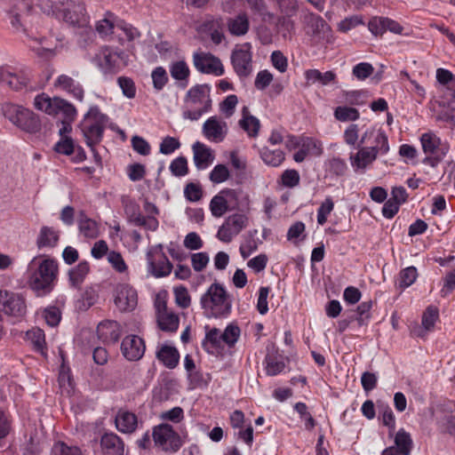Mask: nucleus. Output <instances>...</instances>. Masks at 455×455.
I'll list each match as a JSON object with an SVG mask.
<instances>
[{
  "label": "nucleus",
  "mask_w": 455,
  "mask_h": 455,
  "mask_svg": "<svg viewBox=\"0 0 455 455\" xmlns=\"http://www.w3.org/2000/svg\"><path fill=\"white\" fill-rule=\"evenodd\" d=\"M228 32L232 36H242L247 34L250 28L248 15L244 12L239 13L227 20Z\"/></svg>",
  "instance_id": "39"
},
{
  "label": "nucleus",
  "mask_w": 455,
  "mask_h": 455,
  "mask_svg": "<svg viewBox=\"0 0 455 455\" xmlns=\"http://www.w3.org/2000/svg\"><path fill=\"white\" fill-rule=\"evenodd\" d=\"M325 172L330 176H343L347 171V165L344 159L333 156L324 163Z\"/></svg>",
  "instance_id": "45"
},
{
  "label": "nucleus",
  "mask_w": 455,
  "mask_h": 455,
  "mask_svg": "<svg viewBox=\"0 0 455 455\" xmlns=\"http://www.w3.org/2000/svg\"><path fill=\"white\" fill-rule=\"evenodd\" d=\"M54 86L60 90L70 94L78 101H83L84 98V90L83 85L67 75H60L54 82Z\"/></svg>",
  "instance_id": "26"
},
{
  "label": "nucleus",
  "mask_w": 455,
  "mask_h": 455,
  "mask_svg": "<svg viewBox=\"0 0 455 455\" xmlns=\"http://www.w3.org/2000/svg\"><path fill=\"white\" fill-rule=\"evenodd\" d=\"M170 172L175 177H184L188 172V160L185 156L174 158L169 166Z\"/></svg>",
  "instance_id": "58"
},
{
  "label": "nucleus",
  "mask_w": 455,
  "mask_h": 455,
  "mask_svg": "<svg viewBox=\"0 0 455 455\" xmlns=\"http://www.w3.org/2000/svg\"><path fill=\"white\" fill-rule=\"evenodd\" d=\"M204 32L208 33L215 44H220L225 38L224 21L221 17H212L203 24Z\"/></svg>",
  "instance_id": "37"
},
{
  "label": "nucleus",
  "mask_w": 455,
  "mask_h": 455,
  "mask_svg": "<svg viewBox=\"0 0 455 455\" xmlns=\"http://www.w3.org/2000/svg\"><path fill=\"white\" fill-rule=\"evenodd\" d=\"M230 177V172L225 164H217L209 174L210 180L214 184L227 181Z\"/></svg>",
  "instance_id": "59"
},
{
  "label": "nucleus",
  "mask_w": 455,
  "mask_h": 455,
  "mask_svg": "<svg viewBox=\"0 0 455 455\" xmlns=\"http://www.w3.org/2000/svg\"><path fill=\"white\" fill-rule=\"evenodd\" d=\"M259 239L255 238L254 235H250L245 238L244 242L242 243L239 248L240 254L243 259H247L250 257L254 251L258 250L259 247Z\"/></svg>",
  "instance_id": "62"
},
{
  "label": "nucleus",
  "mask_w": 455,
  "mask_h": 455,
  "mask_svg": "<svg viewBox=\"0 0 455 455\" xmlns=\"http://www.w3.org/2000/svg\"><path fill=\"white\" fill-rule=\"evenodd\" d=\"M418 277V270L415 267H408L399 273L398 286L406 289L415 283Z\"/></svg>",
  "instance_id": "52"
},
{
  "label": "nucleus",
  "mask_w": 455,
  "mask_h": 455,
  "mask_svg": "<svg viewBox=\"0 0 455 455\" xmlns=\"http://www.w3.org/2000/svg\"><path fill=\"white\" fill-rule=\"evenodd\" d=\"M420 142L424 153L438 161H441L449 151L448 145L443 144L440 138L433 132L423 133Z\"/></svg>",
  "instance_id": "20"
},
{
  "label": "nucleus",
  "mask_w": 455,
  "mask_h": 455,
  "mask_svg": "<svg viewBox=\"0 0 455 455\" xmlns=\"http://www.w3.org/2000/svg\"><path fill=\"white\" fill-rule=\"evenodd\" d=\"M334 203L331 196H327L317 209V223L321 226L327 221L328 216L333 211Z\"/></svg>",
  "instance_id": "60"
},
{
  "label": "nucleus",
  "mask_w": 455,
  "mask_h": 455,
  "mask_svg": "<svg viewBox=\"0 0 455 455\" xmlns=\"http://www.w3.org/2000/svg\"><path fill=\"white\" fill-rule=\"evenodd\" d=\"M242 130H243L249 138H257L260 129L259 120L250 113L247 107L242 108V117L238 122Z\"/></svg>",
  "instance_id": "35"
},
{
  "label": "nucleus",
  "mask_w": 455,
  "mask_h": 455,
  "mask_svg": "<svg viewBox=\"0 0 455 455\" xmlns=\"http://www.w3.org/2000/svg\"><path fill=\"white\" fill-rule=\"evenodd\" d=\"M60 230L48 226H43L36 236V244L38 249H52L58 245Z\"/></svg>",
  "instance_id": "29"
},
{
  "label": "nucleus",
  "mask_w": 455,
  "mask_h": 455,
  "mask_svg": "<svg viewBox=\"0 0 455 455\" xmlns=\"http://www.w3.org/2000/svg\"><path fill=\"white\" fill-rule=\"evenodd\" d=\"M124 65V52H117L106 47L101 50L100 56V67L106 74H114L118 72Z\"/></svg>",
  "instance_id": "21"
},
{
  "label": "nucleus",
  "mask_w": 455,
  "mask_h": 455,
  "mask_svg": "<svg viewBox=\"0 0 455 455\" xmlns=\"http://www.w3.org/2000/svg\"><path fill=\"white\" fill-rule=\"evenodd\" d=\"M181 144L179 139L172 136H165L160 145L159 152L163 155H172L180 148Z\"/></svg>",
  "instance_id": "61"
},
{
  "label": "nucleus",
  "mask_w": 455,
  "mask_h": 455,
  "mask_svg": "<svg viewBox=\"0 0 455 455\" xmlns=\"http://www.w3.org/2000/svg\"><path fill=\"white\" fill-rule=\"evenodd\" d=\"M306 226L302 221L294 222L287 231V240L294 244H298L299 241L304 240L306 235Z\"/></svg>",
  "instance_id": "56"
},
{
  "label": "nucleus",
  "mask_w": 455,
  "mask_h": 455,
  "mask_svg": "<svg viewBox=\"0 0 455 455\" xmlns=\"http://www.w3.org/2000/svg\"><path fill=\"white\" fill-rule=\"evenodd\" d=\"M231 63L239 77H247L252 71V46L251 43L237 44L232 51Z\"/></svg>",
  "instance_id": "13"
},
{
  "label": "nucleus",
  "mask_w": 455,
  "mask_h": 455,
  "mask_svg": "<svg viewBox=\"0 0 455 455\" xmlns=\"http://www.w3.org/2000/svg\"><path fill=\"white\" fill-rule=\"evenodd\" d=\"M152 437L155 445L166 452H176L182 446V442L172 427L167 423H162L153 428Z\"/></svg>",
  "instance_id": "10"
},
{
  "label": "nucleus",
  "mask_w": 455,
  "mask_h": 455,
  "mask_svg": "<svg viewBox=\"0 0 455 455\" xmlns=\"http://www.w3.org/2000/svg\"><path fill=\"white\" fill-rule=\"evenodd\" d=\"M259 156L265 164L272 167L280 166L285 159L283 151L280 149H270L267 147H263L259 150Z\"/></svg>",
  "instance_id": "41"
},
{
  "label": "nucleus",
  "mask_w": 455,
  "mask_h": 455,
  "mask_svg": "<svg viewBox=\"0 0 455 455\" xmlns=\"http://www.w3.org/2000/svg\"><path fill=\"white\" fill-rule=\"evenodd\" d=\"M60 4H62V2L58 0H38L36 5L44 13L60 19L61 10Z\"/></svg>",
  "instance_id": "55"
},
{
  "label": "nucleus",
  "mask_w": 455,
  "mask_h": 455,
  "mask_svg": "<svg viewBox=\"0 0 455 455\" xmlns=\"http://www.w3.org/2000/svg\"><path fill=\"white\" fill-rule=\"evenodd\" d=\"M248 223L249 218L246 214H231L225 219L222 225L219 228L216 237L220 242L228 243L248 226Z\"/></svg>",
  "instance_id": "12"
},
{
  "label": "nucleus",
  "mask_w": 455,
  "mask_h": 455,
  "mask_svg": "<svg viewBox=\"0 0 455 455\" xmlns=\"http://www.w3.org/2000/svg\"><path fill=\"white\" fill-rule=\"evenodd\" d=\"M0 312L11 316H22L26 312L25 301L19 294L0 289Z\"/></svg>",
  "instance_id": "17"
},
{
  "label": "nucleus",
  "mask_w": 455,
  "mask_h": 455,
  "mask_svg": "<svg viewBox=\"0 0 455 455\" xmlns=\"http://www.w3.org/2000/svg\"><path fill=\"white\" fill-rule=\"evenodd\" d=\"M157 360L168 369H174L180 362L178 349L170 343H159L156 349Z\"/></svg>",
  "instance_id": "25"
},
{
  "label": "nucleus",
  "mask_w": 455,
  "mask_h": 455,
  "mask_svg": "<svg viewBox=\"0 0 455 455\" xmlns=\"http://www.w3.org/2000/svg\"><path fill=\"white\" fill-rule=\"evenodd\" d=\"M209 207L212 215L215 218H220L228 212L226 201L220 191L212 198Z\"/></svg>",
  "instance_id": "54"
},
{
  "label": "nucleus",
  "mask_w": 455,
  "mask_h": 455,
  "mask_svg": "<svg viewBox=\"0 0 455 455\" xmlns=\"http://www.w3.org/2000/svg\"><path fill=\"white\" fill-rule=\"evenodd\" d=\"M156 307L160 329L164 331L176 332L180 324L179 315L168 309L165 302H158Z\"/></svg>",
  "instance_id": "23"
},
{
  "label": "nucleus",
  "mask_w": 455,
  "mask_h": 455,
  "mask_svg": "<svg viewBox=\"0 0 455 455\" xmlns=\"http://www.w3.org/2000/svg\"><path fill=\"white\" fill-rule=\"evenodd\" d=\"M193 160L199 170L207 169L214 161V151L203 142L196 141L192 145Z\"/></svg>",
  "instance_id": "24"
},
{
  "label": "nucleus",
  "mask_w": 455,
  "mask_h": 455,
  "mask_svg": "<svg viewBox=\"0 0 455 455\" xmlns=\"http://www.w3.org/2000/svg\"><path fill=\"white\" fill-rule=\"evenodd\" d=\"M108 262L111 267L118 274L129 276V267L122 254L116 251H110L108 253Z\"/></svg>",
  "instance_id": "48"
},
{
  "label": "nucleus",
  "mask_w": 455,
  "mask_h": 455,
  "mask_svg": "<svg viewBox=\"0 0 455 455\" xmlns=\"http://www.w3.org/2000/svg\"><path fill=\"white\" fill-rule=\"evenodd\" d=\"M369 137L374 139L379 147H361L356 153L350 155V164L355 172L364 173L378 156H386L389 152L388 138L384 130L370 126L363 133L362 141H367Z\"/></svg>",
  "instance_id": "1"
},
{
  "label": "nucleus",
  "mask_w": 455,
  "mask_h": 455,
  "mask_svg": "<svg viewBox=\"0 0 455 455\" xmlns=\"http://www.w3.org/2000/svg\"><path fill=\"white\" fill-rule=\"evenodd\" d=\"M173 294L176 304L181 308H187L191 304V297L188 293V289L183 286H176L173 288Z\"/></svg>",
  "instance_id": "63"
},
{
  "label": "nucleus",
  "mask_w": 455,
  "mask_h": 455,
  "mask_svg": "<svg viewBox=\"0 0 455 455\" xmlns=\"http://www.w3.org/2000/svg\"><path fill=\"white\" fill-rule=\"evenodd\" d=\"M263 364L267 376H276L282 373L286 366L284 357L277 352L268 353L264 359Z\"/></svg>",
  "instance_id": "38"
},
{
  "label": "nucleus",
  "mask_w": 455,
  "mask_h": 455,
  "mask_svg": "<svg viewBox=\"0 0 455 455\" xmlns=\"http://www.w3.org/2000/svg\"><path fill=\"white\" fill-rule=\"evenodd\" d=\"M238 105V97L235 94L228 95L219 104V112L225 118H230L235 111Z\"/></svg>",
  "instance_id": "51"
},
{
  "label": "nucleus",
  "mask_w": 455,
  "mask_h": 455,
  "mask_svg": "<svg viewBox=\"0 0 455 455\" xmlns=\"http://www.w3.org/2000/svg\"><path fill=\"white\" fill-rule=\"evenodd\" d=\"M118 20L114 13L108 12L102 20L97 21L96 31L101 37L111 36L116 32V23Z\"/></svg>",
  "instance_id": "40"
},
{
  "label": "nucleus",
  "mask_w": 455,
  "mask_h": 455,
  "mask_svg": "<svg viewBox=\"0 0 455 455\" xmlns=\"http://www.w3.org/2000/svg\"><path fill=\"white\" fill-rule=\"evenodd\" d=\"M41 316L47 325L56 327L60 323L62 314L58 307L51 305L41 310Z\"/></svg>",
  "instance_id": "50"
},
{
  "label": "nucleus",
  "mask_w": 455,
  "mask_h": 455,
  "mask_svg": "<svg viewBox=\"0 0 455 455\" xmlns=\"http://www.w3.org/2000/svg\"><path fill=\"white\" fill-rule=\"evenodd\" d=\"M395 448L399 450L402 455H409L411 451L413 442L410 433L400 428L395 436Z\"/></svg>",
  "instance_id": "44"
},
{
  "label": "nucleus",
  "mask_w": 455,
  "mask_h": 455,
  "mask_svg": "<svg viewBox=\"0 0 455 455\" xmlns=\"http://www.w3.org/2000/svg\"><path fill=\"white\" fill-rule=\"evenodd\" d=\"M308 33L316 42L323 40L331 32V28L326 21L319 15L310 14L307 17Z\"/></svg>",
  "instance_id": "32"
},
{
  "label": "nucleus",
  "mask_w": 455,
  "mask_h": 455,
  "mask_svg": "<svg viewBox=\"0 0 455 455\" xmlns=\"http://www.w3.org/2000/svg\"><path fill=\"white\" fill-rule=\"evenodd\" d=\"M121 325L114 320L100 322L97 326L99 339L104 343H115L121 335Z\"/></svg>",
  "instance_id": "27"
},
{
  "label": "nucleus",
  "mask_w": 455,
  "mask_h": 455,
  "mask_svg": "<svg viewBox=\"0 0 455 455\" xmlns=\"http://www.w3.org/2000/svg\"><path fill=\"white\" fill-rule=\"evenodd\" d=\"M144 340L137 335L126 336L121 343L123 355L129 361L140 360L145 353Z\"/></svg>",
  "instance_id": "22"
},
{
  "label": "nucleus",
  "mask_w": 455,
  "mask_h": 455,
  "mask_svg": "<svg viewBox=\"0 0 455 455\" xmlns=\"http://www.w3.org/2000/svg\"><path fill=\"white\" fill-rule=\"evenodd\" d=\"M34 106L36 109L50 116H55L61 113L67 118L75 119L77 115L75 106L71 103L58 97L51 98L45 93H41L36 96L34 100Z\"/></svg>",
  "instance_id": "8"
},
{
  "label": "nucleus",
  "mask_w": 455,
  "mask_h": 455,
  "mask_svg": "<svg viewBox=\"0 0 455 455\" xmlns=\"http://www.w3.org/2000/svg\"><path fill=\"white\" fill-rule=\"evenodd\" d=\"M200 304L208 318L227 317L232 307V301L225 288L217 283L210 285L202 295Z\"/></svg>",
  "instance_id": "5"
},
{
  "label": "nucleus",
  "mask_w": 455,
  "mask_h": 455,
  "mask_svg": "<svg viewBox=\"0 0 455 455\" xmlns=\"http://www.w3.org/2000/svg\"><path fill=\"white\" fill-rule=\"evenodd\" d=\"M148 271L156 278L168 276L173 268L162 244L152 246L147 252Z\"/></svg>",
  "instance_id": "11"
},
{
  "label": "nucleus",
  "mask_w": 455,
  "mask_h": 455,
  "mask_svg": "<svg viewBox=\"0 0 455 455\" xmlns=\"http://www.w3.org/2000/svg\"><path fill=\"white\" fill-rule=\"evenodd\" d=\"M53 455H82L81 449L77 446H69L63 442H57L52 447Z\"/></svg>",
  "instance_id": "64"
},
{
  "label": "nucleus",
  "mask_w": 455,
  "mask_h": 455,
  "mask_svg": "<svg viewBox=\"0 0 455 455\" xmlns=\"http://www.w3.org/2000/svg\"><path fill=\"white\" fill-rule=\"evenodd\" d=\"M77 225L80 234L87 239H95L100 235L99 223L89 218L84 211L78 213Z\"/></svg>",
  "instance_id": "36"
},
{
  "label": "nucleus",
  "mask_w": 455,
  "mask_h": 455,
  "mask_svg": "<svg viewBox=\"0 0 455 455\" xmlns=\"http://www.w3.org/2000/svg\"><path fill=\"white\" fill-rule=\"evenodd\" d=\"M221 334L224 344L228 347H233L240 337L241 330L236 324L229 323L224 331H221Z\"/></svg>",
  "instance_id": "57"
},
{
  "label": "nucleus",
  "mask_w": 455,
  "mask_h": 455,
  "mask_svg": "<svg viewBox=\"0 0 455 455\" xmlns=\"http://www.w3.org/2000/svg\"><path fill=\"white\" fill-rule=\"evenodd\" d=\"M193 64L196 69L202 74L220 76H222L225 71L220 60L210 52H194Z\"/></svg>",
  "instance_id": "16"
},
{
  "label": "nucleus",
  "mask_w": 455,
  "mask_h": 455,
  "mask_svg": "<svg viewBox=\"0 0 455 455\" xmlns=\"http://www.w3.org/2000/svg\"><path fill=\"white\" fill-rule=\"evenodd\" d=\"M151 79L153 87L156 92L162 91L169 82L167 71L161 66L156 67L152 70Z\"/></svg>",
  "instance_id": "53"
},
{
  "label": "nucleus",
  "mask_w": 455,
  "mask_h": 455,
  "mask_svg": "<svg viewBox=\"0 0 455 455\" xmlns=\"http://www.w3.org/2000/svg\"><path fill=\"white\" fill-rule=\"evenodd\" d=\"M202 134L212 143H221L228 134V123L220 116H212L203 124Z\"/></svg>",
  "instance_id": "14"
},
{
  "label": "nucleus",
  "mask_w": 455,
  "mask_h": 455,
  "mask_svg": "<svg viewBox=\"0 0 455 455\" xmlns=\"http://www.w3.org/2000/svg\"><path fill=\"white\" fill-rule=\"evenodd\" d=\"M30 73L27 69H17L12 67L0 68V83L13 91L26 89L30 82Z\"/></svg>",
  "instance_id": "15"
},
{
  "label": "nucleus",
  "mask_w": 455,
  "mask_h": 455,
  "mask_svg": "<svg viewBox=\"0 0 455 455\" xmlns=\"http://www.w3.org/2000/svg\"><path fill=\"white\" fill-rule=\"evenodd\" d=\"M439 319V310L434 306H429L424 311L421 319L422 327H416L412 332L418 337H424L427 332L433 331L436 321Z\"/></svg>",
  "instance_id": "34"
},
{
  "label": "nucleus",
  "mask_w": 455,
  "mask_h": 455,
  "mask_svg": "<svg viewBox=\"0 0 455 455\" xmlns=\"http://www.w3.org/2000/svg\"><path fill=\"white\" fill-rule=\"evenodd\" d=\"M108 122L107 115L101 113L98 106H92L80 124L86 144L93 151V147L99 143Z\"/></svg>",
  "instance_id": "6"
},
{
  "label": "nucleus",
  "mask_w": 455,
  "mask_h": 455,
  "mask_svg": "<svg viewBox=\"0 0 455 455\" xmlns=\"http://www.w3.org/2000/svg\"><path fill=\"white\" fill-rule=\"evenodd\" d=\"M26 338L33 344L36 351L44 354V350H46V341L44 331L42 329L35 327L28 330L26 332Z\"/></svg>",
  "instance_id": "46"
},
{
  "label": "nucleus",
  "mask_w": 455,
  "mask_h": 455,
  "mask_svg": "<svg viewBox=\"0 0 455 455\" xmlns=\"http://www.w3.org/2000/svg\"><path fill=\"white\" fill-rule=\"evenodd\" d=\"M169 72L177 85L185 89L189 84L190 68L185 60H179L170 63Z\"/></svg>",
  "instance_id": "28"
},
{
  "label": "nucleus",
  "mask_w": 455,
  "mask_h": 455,
  "mask_svg": "<svg viewBox=\"0 0 455 455\" xmlns=\"http://www.w3.org/2000/svg\"><path fill=\"white\" fill-rule=\"evenodd\" d=\"M100 449L103 455H124V444L117 435L106 433L101 436Z\"/></svg>",
  "instance_id": "30"
},
{
  "label": "nucleus",
  "mask_w": 455,
  "mask_h": 455,
  "mask_svg": "<svg viewBox=\"0 0 455 455\" xmlns=\"http://www.w3.org/2000/svg\"><path fill=\"white\" fill-rule=\"evenodd\" d=\"M115 422L117 430L125 434L133 433L138 427L136 414L124 409L118 411Z\"/></svg>",
  "instance_id": "33"
},
{
  "label": "nucleus",
  "mask_w": 455,
  "mask_h": 455,
  "mask_svg": "<svg viewBox=\"0 0 455 455\" xmlns=\"http://www.w3.org/2000/svg\"><path fill=\"white\" fill-rule=\"evenodd\" d=\"M2 112L12 124L20 129L34 133L40 130L39 118L30 109L11 102L2 105Z\"/></svg>",
  "instance_id": "7"
},
{
  "label": "nucleus",
  "mask_w": 455,
  "mask_h": 455,
  "mask_svg": "<svg viewBox=\"0 0 455 455\" xmlns=\"http://www.w3.org/2000/svg\"><path fill=\"white\" fill-rule=\"evenodd\" d=\"M305 78L307 83H318L322 85H327L336 79V74L333 71L320 72L318 69H308L305 72Z\"/></svg>",
  "instance_id": "43"
},
{
  "label": "nucleus",
  "mask_w": 455,
  "mask_h": 455,
  "mask_svg": "<svg viewBox=\"0 0 455 455\" xmlns=\"http://www.w3.org/2000/svg\"><path fill=\"white\" fill-rule=\"evenodd\" d=\"M334 117L339 122L356 121L360 113L357 108L348 106H339L334 109Z\"/></svg>",
  "instance_id": "49"
},
{
  "label": "nucleus",
  "mask_w": 455,
  "mask_h": 455,
  "mask_svg": "<svg viewBox=\"0 0 455 455\" xmlns=\"http://www.w3.org/2000/svg\"><path fill=\"white\" fill-rule=\"evenodd\" d=\"M60 18L74 27L85 28L90 23L85 4L80 0H66L60 4Z\"/></svg>",
  "instance_id": "9"
},
{
  "label": "nucleus",
  "mask_w": 455,
  "mask_h": 455,
  "mask_svg": "<svg viewBox=\"0 0 455 455\" xmlns=\"http://www.w3.org/2000/svg\"><path fill=\"white\" fill-rule=\"evenodd\" d=\"M143 208L147 216L142 215L139 209H136L129 214L130 221L135 226L143 227L148 230L155 231L159 224L156 218L159 213L158 209L154 204L148 201L145 202Z\"/></svg>",
  "instance_id": "19"
},
{
  "label": "nucleus",
  "mask_w": 455,
  "mask_h": 455,
  "mask_svg": "<svg viewBox=\"0 0 455 455\" xmlns=\"http://www.w3.org/2000/svg\"><path fill=\"white\" fill-rule=\"evenodd\" d=\"M233 208L242 212H249L251 208L250 194L242 188H231Z\"/></svg>",
  "instance_id": "42"
},
{
  "label": "nucleus",
  "mask_w": 455,
  "mask_h": 455,
  "mask_svg": "<svg viewBox=\"0 0 455 455\" xmlns=\"http://www.w3.org/2000/svg\"><path fill=\"white\" fill-rule=\"evenodd\" d=\"M224 341L220 330L206 327L205 338L202 342L204 349L211 355H219L223 349Z\"/></svg>",
  "instance_id": "31"
},
{
  "label": "nucleus",
  "mask_w": 455,
  "mask_h": 455,
  "mask_svg": "<svg viewBox=\"0 0 455 455\" xmlns=\"http://www.w3.org/2000/svg\"><path fill=\"white\" fill-rule=\"evenodd\" d=\"M9 20L13 30L22 35L24 44L38 57L51 59L56 54L58 43L53 36H46L32 27L25 28L20 21V14L14 11L9 12Z\"/></svg>",
  "instance_id": "2"
},
{
  "label": "nucleus",
  "mask_w": 455,
  "mask_h": 455,
  "mask_svg": "<svg viewBox=\"0 0 455 455\" xmlns=\"http://www.w3.org/2000/svg\"><path fill=\"white\" fill-rule=\"evenodd\" d=\"M114 302L121 312H131L138 304L137 291L129 284H119L115 291Z\"/></svg>",
  "instance_id": "18"
},
{
  "label": "nucleus",
  "mask_w": 455,
  "mask_h": 455,
  "mask_svg": "<svg viewBox=\"0 0 455 455\" xmlns=\"http://www.w3.org/2000/svg\"><path fill=\"white\" fill-rule=\"evenodd\" d=\"M211 86L206 84H196L188 89L184 97L182 117L190 121H198L204 115L211 112L212 100Z\"/></svg>",
  "instance_id": "4"
},
{
  "label": "nucleus",
  "mask_w": 455,
  "mask_h": 455,
  "mask_svg": "<svg viewBox=\"0 0 455 455\" xmlns=\"http://www.w3.org/2000/svg\"><path fill=\"white\" fill-rule=\"evenodd\" d=\"M58 263L55 259L34 257L28 266V280L30 288L38 295L49 293L58 275Z\"/></svg>",
  "instance_id": "3"
},
{
  "label": "nucleus",
  "mask_w": 455,
  "mask_h": 455,
  "mask_svg": "<svg viewBox=\"0 0 455 455\" xmlns=\"http://www.w3.org/2000/svg\"><path fill=\"white\" fill-rule=\"evenodd\" d=\"M116 34L119 37L120 41H124V39L127 41H133L140 36V33L136 28L120 20L116 23Z\"/></svg>",
  "instance_id": "47"
}]
</instances>
